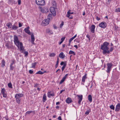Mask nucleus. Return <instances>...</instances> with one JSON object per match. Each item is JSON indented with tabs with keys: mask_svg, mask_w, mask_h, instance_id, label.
<instances>
[{
	"mask_svg": "<svg viewBox=\"0 0 120 120\" xmlns=\"http://www.w3.org/2000/svg\"><path fill=\"white\" fill-rule=\"evenodd\" d=\"M16 102L18 104H19L20 102V99H16Z\"/></svg>",
	"mask_w": 120,
	"mask_h": 120,
	"instance_id": "e433bc0d",
	"label": "nucleus"
},
{
	"mask_svg": "<svg viewBox=\"0 0 120 120\" xmlns=\"http://www.w3.org/2000/svg\"><path fill=\"white\" fill-rule=\"evenodd\" d=\"M31 113H32V111L31 110L27 112H26V114H29Z\"/></svg>",
	"mask_w": 120,
	"mask_h": 120,
	"instance_id": "37998d69",
	"label": "nucleus"
},
{
	"mask_svg": "<svg viewBox=\"0 0 120 120\" xmlns=\"http://www.w3.org/2000/svg\"><path fill=\"white\" fill-rule=\"evenodd\" d=\"M40 11L41 12L44 13H46L48 12V10L47 8L44 7L43 8H40Z\"/></svg>",
	"mask_w": 120,
	"mask_h": 120,
	"instance_id": "6e6552de",
	"label": "nucleus"
},
{
	"mask_svg": "<svg viewBox=\"0 0 120 120\" xmlns=\"http://www.w3.org/2000/svg\"><path fill=\"white\" fill-rule=\"evenodd\" d=\"M69 54H72L73 55H75V52L72 50H70L69 52Z\"/></svg>",
	"mask_w": 120,
	"mask_h": 120,
	"instance_id": "2f4dec72",
	"label": "nucleus"
},
{
	"mask_svg": "<svg viewBox=\"0 0 120 120\" xmlns=\"http://www.w3.org/2000/svg\"><path fill=\"white\" fill-rule=\"evenodd\" d=\"M3 95V97L4 98H6L7 97V94H6L4 93L2 94Z\"/></svg>",
	"mask_w": 120,
	"mask_h": 120,
	"instance_id": "09e8293b",
	"label": "nucleus"
},
{
	"mask_svg": "<svg viewBox=\"0 0 120 120\" xmlns=\"http://www.w3.org/2000/svg\"><path fill=\"white\" fill-rule=\"evenodd\" d=\"M64 64H66L65 63H64L63 61H62L61 62L60 64L61 65H64Z\"/></svg>",
	"mask_w": 120,
	"mask_h": 120,
	"instance_id": "5fc2aeb1",
	"label": "nucleus"
},
{
	"mask_svg": "<svg viewBox=\"0 0 120 120\" xmlns=\"http://www.w3.org/2000/svg\"><path fill=\"white\" fill-rule=\"evenodd\" d=\"M33 71L31 70H30L29 71V72L30 74H32L33 73Z\"/></svg>",
	"mask_w": 120,
	"mask_h": 120,
	"instance_id": "49530a36",
	"label": "nucleus"
},
{
	"mask_svg": "<svg viewBox=\"0 0 120 120\" xmlns=\"http://www.w3.org/2000/svg\"><path fill=\"white\" fill-rule=\"evenodd\" d=\"M63 42V41H60V42L59 43V45H60L62 42Z\"/></svg>",
	"mask_w": 120,
	"mask_h": 120,
	"instance_id": "774afa93",
	"label": "nucleus"
},
{
	"mask_svg": "<svg viewBox=\"0 0 120 120\" xmlns=\"http://www.w3.org/2000/svg\"><path fill=\"white\" fill-rule=\"evenodd\" d=\"M66 66V64H64V65L62 67V68H61V69H62V71H63L64 69L65 68Z\"/></svg>",
	"mask_w": 120,
	"mask_h": 120,
	"instance_id": "c9c22d12",
	"label": "nucleus"
},
{
	"mask_svg": "<svg viewBox=\"0 0 120 120\" xmlns=\"http://www.w3.org/2000/svg\"><path fill=\"white\" fill-rule=\"evenodd\" d=\"M5 62L4 60H2L1 64V66L2 67H4L5 66Z\"/></svg>",
	"mask_w": 120,
	"mask_h": 120,
	"instance_id": "a878e982",
	"label": "nucleus"
},
{
	"mask_svg": "<svg viewBox=\"0 0 120 120\" xmlns=\"http://www.w3.org/2000/svg\"><path fill=\"white\" fill-rule=\"evenodd\" d=\"M64 90H61L60 91V94L62 93V92L64 91Z\"/></svg>",
	"mask_w": 120,
	"mask_h": 120,
	"instance_id": "052dcab7",
	"label": "nucleus"
},
{
	"mask_svg": "<svg viewBox=\"0 0 120 120\" xmlns=\"http://www.w3.org/2000/svg\"><path fill=\"white\" fill-rule=\"evenodd\" d=\"M65 38V37H63L61 39V41L63 42V41L64 40Z\"/></svg>",
	"mask_w": 120,
	"mask_h": 120,
	"instance_id": "3c124183",
	"label": "nucleus"
},
{
	"mask_svg": "<svg viewBox=\"0 0 120 120\" xmlns=\"http://www.w3.org/2000/svg\"><path fill=\"white\" fill-rule=\"evenodd\" d=\"M60 104V102H57L56 103V105H59Z\"/></svg>",
	"mask_w": 120,
	"mask_h": 120,
	"instance_id": "69168bd1",
	"label": "nucleus"
},
{
	"mask_svg": "<svg viewBox=\"0 0 120 120\" xmlns=\"http://www.w3.org/2000/svg\"><path fill=\"white\" fill-rule=\"evenodd\" d=\"M50 21L48 19H45L42 21L41 25L43 26H47L49 24Z\"/></svg>",
	"mask_w": 120,
	"mask_h": 120,
	"instance_id": "39448f33",
	"label": "nucleus"
},
{
	"mask_svg": "<svg viewBox=\"0 0 120 120\" xmlns=\"http://www.w3.org/2000/svg\"><path fill=\"white\" fill-rule=\"evenodd\" d=\"M66 101V102L68 104L70 103L72 101L71 99L69 98H68L67 99Z\"/></svg>",
	"mask_w": 120,
	"mask_h": 120,
	"instance_id": "a211bd4d",
	"label": "nucleus"
},
{
	"mask_svg": "<svg viewBox=\"0 0 120 120\" xmlns=\"http://www.w3.org/2000/svg\"><path fill=\"white\" fill-rule=\"evenodd\" d=\"M59 106L58 105H57L56 107V108L58 109L59 108Z\"/></svg>",
	"mask_w": 120,
	"mask_h": 120,
	"instance_id": "0e129e2a",
	"label": "nucleus"
},
{
	"mask_svg": "<svg viewBox=\"0 0 120 120\" xmlns=\"http://www.w3.org/2000/svg\"><path fill=\"white\" fill-rule=\"evenodd\" d=\"M68 74H66L63 78L65 79L66 78V77L68 76Z\"/></svg>",
	"mask_w": 120,
	"mask_h": 120,
	"instance_id": "de8ad7c7",
	"label": "nucleus"
},
{
	"mask_svg": "<svg viewBox=\"0 0 120 120\" xmlns=\"http://www.w3.org/2000/svg\"><path fill=\"white\" fill-rule=\"evenodd\" d=\"M14 43L18 47V48L20 47V51L21 52H22L24 50V48L23 46L22 43L20 42L17 36L14 35Z\"/></svg>",
	"mask_w": 120,
	"mask_h": 120,
	"instance_id": "f257e3e1",
	"label": "nucleus"
},
{
	"mask_svg": "<svg viewBox=\"0 0 120 120\" xmlns=\"http://www.w3.org/2000/svg\"><path fill=\"white\" fill-rule=\"evenodd\" d=\"M45 72V71L43 72H42L41 71H38L37 72V73H36V74L42 75Z\"/></svg>",
	"mask_w": 120,
	"mask_h": 120,
	"instance_id": "bb28decb",
	"label": "nucleus"
},
{
	"mask_svg": "<svg viewBox=\"0 0 120 120\" xmlns=\"http://www.w3.org/2000/svg\"><path fill=\"white\" fill-rule=\"evenodd\" d=\"M77 96L78 97V99L79 100L78 103L79 104H80L82 99V95H77Z\"/></svg>",
	"mask_w": 120,
	"mask_h": 120,
	"instance_id": "9d476101",
	"label": "nucleus"
},
{
	"mask_svg": "<svg viewBox=\"0 0 120 120\" xmlns=\"http://www.w3.org/2000/svg\"><path fill=\"white\" fill-rule=\"evenodd\" d=\"M65 80V79H64V78H63L62 79V80H61V81H60V84H61L62 83H63L64 82Z\"/></svg>",
	"mask_w": 120,
	"mask_h": 120,
	"instance_id": "79ce46f5",
	"label": "nucleus"
},
{
	"mask_svg": "<svg viewBox=\"0 0 120 120\" xmlns=\"http://www.w3.org/2000/svg\"><path fill=\"white\" fill-rule=\"evenodd\" d=\"M36 3L38 5H43L45 4L44 0H36Z\"/></svg>",
	"mask_w": 120,
	"mask_h": 120,
	"instance_id": "423d86ee",
	"label": "nucleus"
},
{
	"mask_svg": "<svg viewBox=\"0 0 120 120\" xmlns=\"http://www.w3.org/2000/svg\"><path fill=\"white\" fill-rule=\"evenodd\" d=\"M15 65H10V70H13V69L15 68Z\"/></svg>",
	"mask_w": 120,
	"mask_h": 120,
	"instance_id": "c756f323",
	"label": "nucleus"
},
{
	"mask_svg": "<svg viewBox=\"0 0 120 120\" xmlns=\"http://www.w3.org/2000/svg\"><path fill=\"white\" fill-rule=\"evenodd\" d=\"M6 43L5 46L7 47L8 49H9L11 48L9 46V43L8 42H6Z\"/></svg>",
	"mask_w": 120,
	"mask_h": 120,
	"instance_id": "c85d7f7f",
	"label": "nucleus"
},
{
	"mask_svg": "<svg viewBox=\"0 0 120 120\" xmlns=\"http://www.w3.org/2000/svg\"><path fill=\"white\" fill-rule=\"evenodd\" d=\"M52 13H50L47 16L48 18L47 19H49L50 20L52 19Z\"/></svg>",
	"mask_w": 120,
	"mask_h": 120,
	"instance_id": "4468645a",
	"label": "nucleus"
},
{
	"mask_svg": "<svg viewBox=\"0 0 120 120\" xmlns=\"http://www.w3.org/2000/svg\"><path fill=\"white\" fill-rule=\"evenodd\" d=\"M113 50V47H111L109 49V53H110V52H112Z\"/></svg>",
	"mask_w": 120,
	"mask_h": 120,
	"instance_id": "c03bdc74",
	"label": "nucleus"
},
{
	"mask_svg": "<svg viewBox=\"0 0 120 120\" xmlns=\"http://www.w3.org/2000/svg\"><path fill=\"white\" fill-rule=\"evenodd\" d=\"M109 45V42L105 41L101 45V49L103 50L102 52L103 54L109 53V48L108 46Z\"/></svg>",
	"mask_w": 120,
	"mask_h": 120,
	"instance_id": "f03ea898",
	"label": "nucleus"
},
{
	"mask_svg": "<svg viewBox=\"0 0 120 120\" xmlns=\"http://www.w3.org/2000/svg\"><path fill=\"white\" fill-rule=\"evenodd\" d=\"M77 36L76 34L73 37H72L74 39Z\"/></svg>",
	"mask_w": 120,
	"mask_h": 120,
	"instance_id": "680f3d73",
	"label": "nucleus"
},
{
	"mask_svg": "<svg viewBox=\"0 0 120 120\" xmlns=\"http://www.w3.org/2000/svg\"><path fill=\"white\" fill-rule=\"evenodd\" d=\"M23 94H16L15 97L16 99H20L21 97L23 96Z\"/></svg>",
	"mask_w": 120,
	"mask_h": 120,
	"instance_id": "f8f14e48",
	"label": "nucleus"
},
{
	"mask_svg": "<svg viewBox=\"0 0 120 120\" xmlns=\"http://www.w3.org/2000/svg\"><path fill=\"white\" fill-rule=\"evenodd\" d=\"M67 13V14L66 15V16L67 17L69 18L70 16V12L69 11H68Z\"/></svg>",
	"mask_w": 120,
	"mask_h": 120,
	"instance_id": "ea45409f",
	"label": "nucleus"
},
{
	"mask_svg": "<svg viewBox=\"0 0 120 120\" xmlns=\"http://www.w3.org/2000/svg\"><path fill=\"white\" fill-rule=\"evenodd\" d=\"M64 25V22L63 21H62L61 22V24L60 25V28H61Z\"/></svg>",
	"mask_w": 120,
	"mask_h": 120,
	"instance_id": "a18cd8bd",
	"label": "nucleus"
},
{
	"mask_svg": "<svg viewBox=\"0 0 120 120\" xmlns=\"http://www.w3.org/2000/svg\"><path fill=\"white\" fill-rule=\"evenodd\" d=\"M53 27L55 29H56L57 28V27L56 26L54 25L53 26Z\"/></svg>",
	"mask_w": 120,
	"mask_h": 120,
	"instance_id": "4d7b16f0",
	"label": "nucleus"
},
{
	"mask_svg": "<svg viewBox=\"0 0 120 120\" xmlns=\"http://www.w3.org/2000/svg\"><path fill=\"white\" fill-rule=\"evenodd\" d=\"M99 26L102 28H105L106 26V23L105 22H103L99 24Z\"/></svg>",
	"mask_w": 120,
	"mask_h": 120,
	"instance_id": "0eeeda50",
	"label": "nucleus"
},
{
	"mask_svg": "<svg viewBox=\"0 0 120 120\" xmlns=\"http://www.w3.org/2000/svg\"><path fill=\"white\" fill-rule=\"evenodd\" d=\"M18 3L19 5H20L21 3V0H18Z\"/></svg>",
	"mask_w": 120,
	"mask_h": 120,
	"instance_id": "6e6d98bb",
	"label": "nucleus"
},
{
	"mask_svg": "<svg viewBox=\"0 0 120 120\" xmlns=\"http://www.w3.org/2000/svg\"><path fill=\"white\" fill-rule=\"evenodd\" d=\"M87 74L86 73L83 76L82 80V82H85V79L87 78Z\"/></svg>",
	"mask_w": 120,
	"mask_h": 120,
	"instance_id": "dca6fc26",
	"label": "nucleus"
},
{
	"mask_svg": "<svg viewBox=\"0 0 120 120\" xmlns=\"http://www.w3.org/2000/svg\"><path fill=\"white\" fill-rule=\"evenodd\" d=\"M16 63V61L14 59H12L11 61L10 65H15V64Z\"/></svg>",
	"mask_w": 120,
	"mask_h": 120,
	"instance_id": "aec40b11",
	"label": "nucleus"
},
{
	"mask_svg": "<svg viewBox=\"0 0 120 120\" xmlns=\"http://www.w3.org/2000/svg\"><path fill=\"white\" fill-rule=\"evenodd\" d=\"M46 96L45 95V94H44L43 96V102H45L46 101Z\"/></svg>",
	"mask_w": 120,
	"mask_h": 120,
	"instance_id": "5701e85b",
	"label": "nucleus"
},
{
	"mask_svg": "<svg viewBox=\"0 0 120 120\" xmlns=\"http://www.w3.org/2000/svg\"><path fill=\"white\" fill-rule=\"evenodd\" d=\"M96 19L98 21H99L100 19V18L98 17V16H96Z\"/></svg>",
	"mask_w": 120,
	"mask_h": 120,
	"instance_id": "864d4df0",
	"label": "nucleus"
},
{
	"mask_svg": "<svg viewBox=\"0 0 120 120\" xmlns=\"http://www.w3.org/2000/svg\"><path fill=\"white\" fill-rule=\"evenodd\" d=\"M90 111V109H88L85 112V114L86 115H88L89 114Z\"/></svg>",
	"mask_w": 120,
	"mask_h": 120,
	"instance_id": "cd10ccee",
	"label": "nucleus"
},
{
	"mask_svg": "<svg viewBox=\"0 0 120 120\" xmlns=\"http://www.w3.org/2000/svg\"><path fill=\"white\" fill-rule=\"evenodd\" d=\"M34 36L33 34H32L31 35V43L32 44H35L34 41Z\"/></svg>",
	"mask_w": 120,
	"mask_h": 120,
	"instance_id": "f3484780",
	"label": "nucleus"
},
{
	"mask_svg": "<svg viewBox=\"0 0 120 120\" xmlns=\"http://www.w3.org/2000/svg\"><path fill=\"white\" fill-rule=\"evenodd\" d=\"M109 107L111 109H112L113 110H114L115 109L114 106L112 105L110 106Z\"/></svg>",
	"mask_w": 120,
	"mask_h": 120,
	"instance_id": "4c0bfd02",
	"label": "nucleus"
},
{
	"mask_svg": "<svg viewBox=\"0 0 120 120\" xmlns=\"http://www.w3.org/2000/svg\"><path fill=\"white\" fill-rule=\"evenodd\" d=\"M88 100L89 101L91 102L92 101V96L91 95H89L88 96Z\"/></svg>",
	"mask_w": 120,
	"mask_h": 120,
	"instance_id": "4be33fe9",
	"label": "nucleus"
},
{
	"mask_svg": "<svg viewBox=\"0 0 120 120\" xmlns=\"http://www.w3.org/2000/svg\"><path fill=\"white\" fill-rule=\"evenodd\" d=\"M85 11H84L83 12V13L82 15H83L84 16V15H85Z\"/></svg>",
	"mask_w": 120,
	"mask_h": 120,
	"instance_id": "338daca9",
	"label": "nucleus"
},
{
	"mask_svg": "<svg viewBox=\"0 0 120 120\" xmlns=\"http://www.w3.org/2000/svg\"><path fill=\"white\" fill-rule=\"evenodd\" d=\"M24 50H25L24 49L23 52L22 53H23L25 55V57H27L28 56V52L27 51H24Z\"/></svg>",
	"mask_w": 120,
	"mask_h": 120,
	"instance_id": "393cba45",
	"label": "nucleus"
},
{
	"mask_svg": "<svg viewBox=\"0 0 120 120\" xmlns=\"http://www.w3.org/2000/svg\"><path fill=\"white\" fill-rule=\"evenodd\" d=\"M8 27V28L9 29L11 28L12 24L10 22L8 23L6 25Z\"/></svg>",
	"mask_w": 120,
	"mask_h": 120,
	"instance_id": "6ab92c4d",
	"label": "nucleus"
},
{
	"mask_svg": "<svg viewBox=\"0 0 120 120\" xmlns=\"http://www.w3.org/2000/svg\"><path fill=\"white\" fill-rule=\"evenodd\" d=\"M57 119H58V120H62L61 117L60 116H59L58 117Z\"/></svg>",
	"mask_w": 120,
	"mask_h": 120,
	"instance_id": "13d9d810",
	"label": "nucleus"
},
{
	"mask_svg": "<svg viewBox=\"0 0 120 120\" xmlns=\"http://www.w3.org/2000/svg\"><path fill=\"white\" fill-rule=\"evenodd\" d=\"M36 64H37V63L36 62H35L33 63H32V68H35V65H36Z\"/></svg>",
	"mask_w": 120,
	"mask_h": 120,
	"instance_id": "f704fd0d",
	"label": "nucleus"
},
{
	"mask_svg": "<svg viewBox=\"0 0 120 120\" xmlns=\"http://www.w3.org/2000/svg\"><path fill=\"white\" fill-rule=\"evenodd\" d=\"M22 25L19 22V27H20L22 26Z\"/></svg>",
	"mask_w": 120,
	"mask_h": 120,
	"instance_id": "603ef678",
	"label": "nucleus"
},
{
	"mask_svg": "<svg viewBox=\"0 0 120 120\" xmlns=\"http://www.w3.org/2000/svg\"><path fill=\"white\" fill-rule=\"evenodd\" d=\"M74 39L73 38V37L71 38L69 40V45H70V44L72 41Z\"/></svg>",
	"mask_w": 120,
	"mask_h": 120,
	"instance_id": "a19ab883",
	"label": "nucleus"
},
{
	"mask_svg": "<svg viewBox=\"0 0 120 120\" xmlns=\"http://www.w3.org/2000/svg\"><path fill=\"white\" fill-rule=\"evenodd\" d=\"M57 6V3L55 0H53V8L54 10V11L53 10V16H56V11L58 10L57 8H56Z\"/></svg>",
	"mask_w": 120,
	"mask_h": 120,
	"instance_id": "7ed1b4c3",
	"label": "nucleus"
},
{
	"mask_svg": "<svg viewBox=\"0 0 120 120\" xmlns=\"http://www.w3.org/2000/svg\"><path fill=\"white\" fill-rule=\"evenodd\" d=\"M51 93V92L50 91H48V96L50 98L52 96V94Z\"/></svg>",
	"mask_w": 120,
	"mask_h": 120,
	"instance_id": "412c9836",
	"label": "nucleus"
},
{
	"mask_svg": "<svg viewBox=\"0 0 120 120\" xmlns=\"http://www.w3.org/2000/svg\"><path fill=\"white\" fill-rule=\"evenodd\" d=\"M52 7H51L50 8V10L51 13H52Z\"/></svg>",
	"mask_w": 120,
	"mask_h": 120,
	"instance_id": "8fccbe9b",
	"label": "nucleus"
},
{
	"mask_svg": "<svg viewBox=\"0 0 120 120\" xmlns=\"http://www.w3.org/2000/svg\"><path fill=\"white\" fill-rule=\"evenodd\" d=\"M95 26L94 25H92L89 28L91 32L92 33H94L95 32Z\"/></svg>",
	"mask_w": 120,
	"mask_h": 120,
	"instance_id": "1a4fd4ad",
	"label": "nucleus"
},
{
	"mask_svg": "<svg viewBox=\"0 0 120 120\" xmlns=\"http://www.w3.org/2000/svg\"><path fill=\"white\" fill-rule=\"evenodd\" d=\"M5 90L4 88L2 89L1 90V93L2 94L5 93Z\"/></svg>",
	"mask_w": 120,
	"mask_h": 120,
	"instance_id": "58836bf2",
	"label": "nucleus"
},
{
	"mask_svg": "<svg viewBox=\"0 0 120 120\" xmlns=\"http://www.w3.org/2000/svg\"><path fill=\"white\" fill-rule=\"evenodd\" d=\"M29 27L28 26L26 28H25L24 30L26 33L29 35H30L31 34V33L30 30H29Z\"/></svg>",
	"mask_w": 120,
	"mask_h": 120,
	"instance_id": "ddd939ff",
	"label": "nucleus"
},
{
	"mask_svg": "<svg viewBox=\"0 0 120 120\" xmlns=\"http://www.w3.org/2000/svg\"><path fill=\"white\" fill-rule=\"evenodd\" d=\"M47 32L49 34H52V30H50L49 29H48L47 30Z\"/></svg>",
	"mask_w": 120,
	"mask_h": 120,
	"instance_id": "7c9ffc66",
	"label": "nucleus"
},
{
	"mask_svg": "<svg viewBox=\"0 0 120 120\" xmlns=\"http://www.w3.org/2000/svg\"><path fill=\"white\" fill-rule=\"evenodd\" d=\"M86 36L87 38H89H89H90V36L89 35H87Z\"/></svg>",
	"mask_w": 120,
	"mask_h": 120,
	"instance_id": "e2e57ef3",
	"label": "nucleus"
},
{
	"mask_svg": "<svg viewBox=\"0 0 120 120\" xmlns=\"http://www.w3.org/2000/svg\"><path fill=\"white\" fill-rule=\"evenodd\" d=\"M74 47L76 48V49H77L78 48V46L77 45H75L74 46Z\"/></svg>",
	"mask_w": 120,
	"mask_h": 120,
	"instance_id": "bf43d9fd",
	"label": "nucleus"
},
{
	"mask_svg": "<svg viewBox=\"0 0 120 120\" xmlns=\"http://www.w3.org/2000/svg\"><path fill=\"white\" fill-rule=\"evenodd\" d=\"M107 70L106 71L107 73L109 74L110 73V71L111 70V69L113 66V64L111 63H108L107 64Z\"/></svg>",
	"mask_w": 120,
	"mask_h": 120,
	"instance_id": "20e7f679",
	"label": "nucleus"
},
{
	"mask_svg": "<svg viewBox=\"0 0 120 120\" xmlns=\"http://www.w3.org/2000/svg\"><path fill=\"white\" fill-rule=\"evenodd\" d=\"M18 28V27L15 25H14L12 26V27L11 29V30H16Z\"/></svg>",
	"mask_w": 120,
	"mask_h": 120,
	"instance_id": "b1692460",
	"label": "nucleus"
},
{
	"mask_svg": "<svg viewBox=\"0 0 120 120\" xmlns=\"http://www.w3.org/2000/svg\"><path fill=\"white\" fill-rule=\"evenodd\" d=\"M59 57L61 58H64L65 57V55H64V53L63 52H61L59 54Z\"/></svg>",
	"mask_w": 120,
	"mask_h": 120,
	"instance_id": "2eb2a0df",
	"label": "nucleus"
},
{
	"mask_svg": "<svg viewBox=\"0 0 120 120\" xmlns=\"http://www.w3.org/2000/svg\"><path fill=\"white\" fill-rule=\"evenodd\" d=\"M120 110V103H118L116 105L115 111L116 112H118Z\"/></svg>",
	"mask_w": 120,
	"mask_h": 120,
	"instance_id": "9b49d317",
	"label": "nucleus"
},
{
	"mask_svg": "<svg viewBox=\"0 0 120 120\" xmlns=\"http://www.w3.org/2000/svg\"><path fill=\"white\" fill-rule=\"evenodd\" d=\"M8 86L9 87L12 88V84L11 82H10L8 84Z\"/></svg>",
	"mask_w": 120,
	"mask_h": 120,
	"instance_id": "72a5a7b5",
	"label": "nucleus"
},
{
	"mask_svg": "<svg viewBox=\"0 0 120 120\" xmlns=\"http://www.w3.org/2000/svg\"><path fill=\"white\" fill-rule=\"evenodd\" d=\"M116 12H120V8H117L115 10Z\"/></svg>",
	"mask_w": 120,
	"mask_h": 120,
	"instance_id": "473e14b6",
	"label": "nucleus"
}]
</instances>
